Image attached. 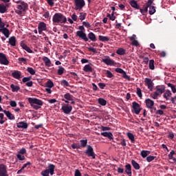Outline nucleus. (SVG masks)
Masks as SVG:
<instances>
[{
  "instance_id": "f257e3e1",
  "label": "nucleus",
  "mask_w": 176,
  "mask_h": 176,
  "mask_svg": "<svg viewBox=\"0 0 176 176\" xmlns=\"http://www.w3.org/2000/svg\"><path fill=\"white\" fill-rule=\"evenodd\" d=\"M52 21L54 24H65L67 17L61 13H55L52 17Z\"/></svg>"
},
{
  "instance_id": "f03ea898",
  "label": "nucleus",
  "mask_w": 176,
  "mask_h": 176,
  "mask_svg": "<svg viewBox=\"0 0 176 176\" xmlns=\"http://www.w3.org/2000/svg\"><path fill=\"white\" fill-rule=\"evenodd\" d=\"M28 102L34 109H36V111L40 109L41 107L43 105V102L42 100L35 98H29Z\"/></svg>"
},
{
  "instance_id": "7ed1b4c3",
  "label": "nucleus",
  "mask_w": 176,
  "mask_h": 176,
  "mask_svg": "<svg viewBox=\"0 0 176 176\" xmlns=\"http://www.w3.org/2000/svg\"><path fill=\"white\" fill-rule=\"evenodd\" d=\"M78 30H80L77 31L76 33V36H78V38H80V39H82V41H85V42H88L89 38H87V36L85 32V26L83 25L79 26Z\"/></svg>"
},
{
  "instance_id": "20e7f679",
  "label": "nucleus",
  "mask_w": 176,
  "mask_h": 176,
  "mask_svg": "<svg viewBox=\"0 0 176 176\" xmlns=\"http://www.w3.org/2000/svg\"><path fill=\"white\" fill-rule=\"evenodd\" d=\"M75 3V10H79L80 11L81 9H83L85 8V6L86 5V3L85 2V0H74Z\"/></svg>"
},
{
  "instance_id": "39448f33",
  "label": "nucleus",
  "mask_w": 176,
  "mask_h": 176,
  "mask_svg": "<svg viewBox=\"0 0 176 176\" xmlns=\"http://www.w3.org/2000/svg\"><path fill=\"white\" fill-rule=\"evenodd\" d=\"M85 154L87 155V156H88V157H92V159H96V153H94V149L90 145L87 146Z\"/></svg>"
},
{
  "instance_id": "423d86ee",
  "label": "nucleus",
  "mask_w": 176,
  "mask_h": 176,
  "mask_svg": "<svg viewBox=\"0 0 176 176\" xmlns=\"http://www.w3.org/2000/svg\"><path fill=\"white\" fill-rule=\"evenodd\" d=\"M61 111H63L65 115H69L72 111V106L63 103L62 104Z\"/></svg>"
},
{
  "instance_id": "0eeeda50",
  "label": "nucleus",
  "mask_w": 176,
  "mask_h": 176,
  "mask_svg": "<svg viewBox=\"0 0 176 176\" xmlns=\"http://www.w3.org/2000/svg\"><path fill=\"white\" fill-rule=\"evenodd\" d=\"M102 63H104L106 65H110V67L114 66L116 64L115 60L111 59L108 56H104V58L102 59Z\"/></svg>"
},
{
  "instance_id": "6e6552de",
  "label": "nucleus",
  "mask_w": 176,
  "mask_h": 176,
  "mask_svg": "<svg viewBox=\"0 0 176 176\" xmlns=\"http://www.w3.org/2000/svg\"><path fill=\"white\" fill-rule=\"evenodd\" d=\"M0 64L2 65H9V60L6 57V54L0 52Z\"/></svg>"
},
{
  "instance_id": "1a4fd4ad",
  "label": "nucleus",
  "mask_w": 176,
  "mask_h": 176,
  "mask_svg": "<svg viewBox=\"0 0 176 176\" xmlns=\"http://www.w3.org/2000/svg\"><path fill=\"white\" fill-rule=\"evenodd\" d=\"M27 153V150L25 148H22L19 151H18L16 157L19 160H25V157L23 155H25Z\"/></svg>"
},
{
  "instance_id": "9d476101",
  "label": "nucleus",
  "mask_w": 176,
  "mask_h": 176,
  "mask_svg": "<svg viewBox=\"0 0 176 176\" xmlns=\"http://www.w3.org/2000/svg\"><path fill=\"white\" fill-rule=\"evenodd\" d=\"M133 112L135 113V115H140V112H141V107H140V104L137 102H132Z\"/></svg>"
},
{
  "instance_id": "9b49d317",
  "label": "nucleus",
  "mask_w": 176,
  "mask_h": 176,
  "mask_svg": "<svg viewBox=\"0 0 176 176\" xmlns=\"http://www.w3.org/2000/svg\"><path fill=\"white\" fill-rule=\"evenodd\" d=\"M146 104V108L148 109H154V111H156V107H154L153 106L155 105V102L149 98H147L144 101Z\"/></svg>"
},
{
  "instance_id": "f8f14e48",
  "label": "nucleus",
  "mask_w": 176,
  "mask_h": 176,
  "mask_svg": "<svg viewBox=\"0 0 176 176\" xmlns=\"http://www.w3.org/2000/svg\"><path fill=\"white\" fill-rule=\"evenodd\" d=\"M0 176H9L8 167L3 164H0Z\"/></svg>"
},
{
  "instance_id": "ddd939ff",
  "label": "nucleus",
  "mask_w": 176,
  "mask_h": 176,
  "mask_svg": "<svg viewBox=\"0 0 176 176\" xmlns=\"http://www.w3.org/2000/svg\"><path fill=\"white\" fill-rule=\"evenodd\" d=\"M144 83L149 90H152L153 89V82H152L151 78H146L144 79Z\"/></svg>"
},
{
  "instance_id": "4468645a",
  "label": "nucleus",
  "mask_w": 176,
  "mask_h": 176,
  "mask_svg": "<svg viewBox=\"0 0 176 176\" xmlns=\"http://www.w3.org/2000/svg\"><path fill=\"white\" fill-rule=\"evenodd\" d=\"M20 3L21 4L17 6L16 7L17 9H19V10H22L23 12H25L28 8L27 3L24 1H21Z\"/></svg>"
},
{
  "instance_id": "2eb2a0df",
  "label": "nucleus",
  "mask_w": 176,
  "mask_h": 176,
  "mask_svg": "<svg viewBox=\"0 0 176 176\" xmlns=\"http://www.w3.org/2000/svg\"><path fill=\"white\" fill-rule=\"evenodd\" d=\"M54 168H56V166L52 164H50L46 168V170L50 174V175H54Z\"/></svg>"
},
{
  "instance_id": "dca6fc26",
  "label": "nucleus",
  "mask_w": 176,
  "mask_h": 176,
  "mask_svg": "<svg viewBox=\"0 0 176 176\" xmlns=\"http://www.w3.org/2000/svg\"><path fill=\"white\" fill-rule=\"evenodd\" d=\"M12 76L14 78V79H21V72L15 70L12 73Z\"/></svg>"
},
{
  "instance_id": "f3484780",
  "label": "nucleus",
  "mask_w": 176,
  "mask_h": 176,
  "mask_svg": "<svg viewBox=\"0 0 176 176\" xmlns=\"http://www.w3.org/2000/svg\"><path fill=\"white\" fill-rule=\"evenodd\" d=\"M17 42V40L16 39V36H12L10 37L8 43L10 45V46H12V47H14L16 46V43Z\"/></svg>"
},
{
  "instance_id": "a211bd4d",
  "label": "nucleus",
  "mask_w": 176,
  "mask_h": 176,
  "mask_svg": "<svg viewBox=\"0 0 176 176\" xmlns=\"http://www.w3.org/2000/svg\"><path fill=\"white\" fill-rule=\"evenodd\" d=\"M3 113H5V115L7 116V118L10 120H14V119H16V118L14 117V115H13L12 113H10V111H6L4 110Z\"/></svg>"
},
{
  "instance_id": "6ab92c4d",
  "label": "nucleus",
  "mask_w": 176,
  "mask_h": 176,
  "mask_svg": "<svg viewBox=\"0 0 176 176\" xmlns=\"http://www.w3.org/2000/svg\"><path fill=\"white\" fill-rule=\"evenodd\" d=\"M0 32H2L6 38H9L10 35V31H9V29H8L7 28L0 30Z\"/></svg>"
},
{
  "instance_id": "aec40b11",
  "label": "nucleus",
  "mask_w": 176,
  "mask_h": 176,
  "mask_svg": "<svg viewBox=\"0 0 176 176\" xmlns=\"http://www.w3.org/2000/svg\"><path fill=\"white\" fill-rule=\"evenodd\" d=\"M125 173L129 176H131L132 172H131V165L130 164H127L125 166Z\"/></svg>"
},
{
  "instance_id": "412c9836",
  "label": "nucleus",
  "mask_w": 176,
  "mask_h": 176,
  "mask_svg": "<svg viewBox=\"0 0 176 176\" xmlns=\"http://www.w3.org/2000/svg\"><path fill=\"white\" fill-rule=\"evenodd\" d=\"M129 4L132 8H134V9L140 10V6H138V3H137V1L135 0H130Z\"/></svg>"
},
{
  "instance_id": "4be33fe9",
  "label": "nucleus",
  "mask_w": 176,
  "mask_h": 176,
  "mask_svg": "<svg viewBox=\"0 0 176 176\" xmlns=\"http://www.w3.org/2000/svg\"><path fill=\"white\" fill-rule=\"evenodd\" d=\"M19 129H28V124L24 122H20L16 124Z\"/></svg>"
},
{
  "instance_id": "5701e85b",
  "label": "nucleus",
  "mask_w": 176,
  "mask_h": 176,
  "mask_svg": "<svg viewBox=\"0 0 176 176\" xmlns=\"http://www.w3.org/2000/svg\"><path fill=\"white\" fill-rule=\"evenodd\" d=\"M101 135L103 137H107L109 140H113V135L111 132H102L101 133Z\"/></svg>"
},
{
  "instance_id": "b1692460",
  "label": "nucleus",
  "mask_w": 176,
  "mask_h": 176,
  "mask_svg": "<svg viewBox=\"0 0 176 176\" xmlns=\"http://www.w3.org/2000/svg\"><path fill=\"white\" fill-rule=\"evenodd\" d=\"M90 39V41H92V42H96L97 41V37L96 36V34L93 32H89L88 34V41Z\"/></svg>"
},
{
  "instance_id": "393cba45",
  "label": "nucleus",
  "mask_w": 176,
  "mask_h": 176,
  "mask_svg": "<svg viewBox=\"0 0 176 176\" xmlns=\"http://www.w3.org/2000/svg\"><path fill=\"white\" fill-rule=\"evenodd\" d=\"M148 155H151V151H149L143 150L140 152V155L142 156V157H143V159L148 157Z\"/></svg>"
},
{
  "instance_id": "a878e982",
  "label": "nucleus",
  "mask_w": 176,
  "mask_h": 176,
  "mask_svg": "<svg viewBox=\"0 0 176 176\" xmlns=\"http://www.w3.org/2000/svg\"><path fill=\"white\" fill-rule=\"evenodd\" d=\"M164 87H157L156 91L154 92L155 93L156 96H162V94H163V92L164 91Z\"/></svg>"
},
{
  "instance_id": "bb28decb",
  "label": "nucleus",
  "mask_w": 176,
  "mask_h": 176,
  "mask_svg": "<svg viewBox=\"0 0 176 176\" xmlns=\"http://www.w3.org/2000/svg\"><path fill=\"white\" fill-rule=\"evenodd\" d=\"M83 71L85 72H93L94 69H93V67H91V66H90V65H86L83 67Z\"/></svg>"
},
{
  "instance_id": "cd10ccee",
  "label": "nucleus",
  "mask_w": 176,
  "mask_h": 176,
  "mask_svg": "<svg viewBox=\"0 0 176 176\" xmlns=\"http://www.w3.org/2000/svg\"><path fill=\"white\" fill-rule=\"evenodd\" d=\"M43 61L45 63L46 67H50V65H52V61H50V59L46 56L43 58Z\"/></svg>"
},
{
  "instance_id": "c85d7f7f",
  "label": "nucleus",
  "mask_w": 176,
  "mask_h": 176,
  "mask_svg": "<svg viewBox=\"0 0 176 176\" xmlns=\"http://www.w3.org/2000/svg\"><path fill=\"white\" fill-rule=\"evenodd\" d=\"M46 23L44 22H41L38 25V30H41L43 31H46L47 30Z\"/></svg>"
},
{
  "instance_id": "c756f323",
  "label": "nucleus",
  "mask_w": 176,
  "mask_h": 176,
  "mask_svg": "<svg viewBox=\"0 0 176 176\" xmlns=\"http://www.w3.org/2000/svg\"><path fill=\"white\" fill-rule=\"evenodd\" d=\"M131 164L133 167L135 168V170H140V168H141V166H140V164L137 163V162L134 160H131Z\"/></svg>"
},
{
  "instance_id": "7c9ffc66",
  "label": "nucleus",
  "mask_w": 176,
  "mask_h": 176,
  "mask_svg": "<svg viewBox=\"0 0 176 176\" xmlns=\"http://www.w3.org/2000/svg\"><path fill=\"white\" fill-rule=\"evenodd\" d=\"M10 88L12 89V93H17V91L20 90V87L19 86L14 85V84L10 85Z\"/></svg>"
},
{
  "instance_id": "2f4dec72",
  "label": "nucleus",
  "mask_w": 176,
  "mask_h": 176,
  "mask_svg": "<svg viewBox=\"0 0 176 176\" xmlns=\"http://www.w3.org/2000/svg\"><path fill=\"white\" fill-rule=\"evenodd\" d=\"M116 53L119 56H124V54H126V50H124V48H118L116 50Z\"/></svg>"
},
{
  "instance_id": "473e14b6",
  "label": "nucleus",
  "mask_w": 176,
  "mask_h": 176,
  "mask_svg": "<svg viewBox=\"0 0 176 176\" xmlns=\"http://www.w3.org/2000/svg\"><path fill=\"white\" fill-rule=\"evenodd\" d=\"M98 102L100 104V105H102V107H105L107 105V100L102 98H100L98 99Z\"/></svg>"
},
{
  "instance_id": "72a5a7b5",
  "label": "nucleus",
  "mask_w": 176,
  "mask_h": 176,
  "mask_svg": "<svg viewBox=\"0 0 176 176\" xmlns=\"http://www.w3.org/2000/svg\"><path fill=\"white\" fill-rule=\"evenodd\" d=\"M148 68H149V69H151L152 71H153V69H155V60L153 59H151L149 60Z\"/></svg>"
},
{
  "instance_id": "f704fd0d",
  "label": "nucleus",
  "mask_w": 176,
  "mask_h": 176,
  "mask_svg": "<svg viewBox=\"0 0 176 176\" xmlns=\"http://www.w3.org/2000/svg\"><path fill=\"white\" fill-rule=\"evenodd\" d=\"M98 38L101 42H108L109 41V37L108 36L100 35Z\"/></svg>"
},
{
  "instance_id": "c9c22d12",
  "label": "nucleus",
  "mask_w": 176,
  "mask_h": 176,
  "mask_svg": "<svg viewBox=\"0 0 176 176\" xmlns=\"http://www.w3.org/2000/svg\"><path fill=\"white\" fill-rule=\"evenodd\" d=\"M127 137H128V138H129V140H131V142H132V144H134V142H135V139L134 138V135L133 133H128Z\"/></svg>"
},
{
  "instance_id": "e433bc0d",
  "label": "nucleus",
  "mask_w": 176,
  "mask_h": 176,
  "mask_svg": "<svg viewBox=\"0 0 176 176\" xmlns=\"http://www.w3.org/2000/svg\"><path fill=\"white\" fill-rule=\"evenodd\" d=\"M63 97L65 100H68L70 101H72V98H74V96L71 95L69 93L65 94Z\"/></svg>"
},
{
  "instance_id": "4c0bfd02",
  "label": "nucleus",
  "mask_w": 176,
  "mask_h": 176,
  "mask_svg": "<svg viewBox=\"0 0 176 176\" xmlns=\"http://www.w3.org/2000/svg\"><path fill=\"white\" fill-rule=\"evenodd\" d=\"M81 148H86L87 146V139L80 140Z\"/></svg>"
},
{
  "instance_id": "58836bf2",
  "label": "nucleus",
  "mask_w": 176,
  "mask_h": 176,
  "mask_svg": "<svg viewBox=\"0 0 176 176\" xmlns=\"http://www.w3.org/2000/svg\"><path fill=\"white\" fill-rule=\"evenodd\" d=\"M60 85L63 87H69V82H68V81H67L66 80H62L60 81Z\"/></svg>"
},
{
  "instance_id": "ea45409f",
  "label": "nucleus",
  "mask_w": 176,
  "mask_h": 176,
  "mask_svg": "<svg viewBox=\"0 0 176 176\" xmlns=\"http://www.w3.org/2000/svg\"><path fill=\"white\" fill-rule=\"evenodd\" d=\"M148 8H149V10H148L149 14H155V13L156 12V8H155V6H151Z\"/></svg>"
},
{
  "instance_id": "a19ab883",
  "label": "nucleus",
  "mask_w": 176,
  "mask_h": 176,
  "mask_svg": "<svg viewBox=\"0 0 176 176\" xmlns=\"http://www.w3.org/2000/svg\"><path fill=\"white\" fill-rule=\"evenodd\" d=\"M8 11V9H6V6H3V5H0V13H6V12Z\"/></svg>"
},
{
  "instance_id": "79ce46f5",
  "label": "nucleus",
  "mask_w": 176,
  "mask_h": 176,
  "mask_svg": "<svg viewBox=\"0 0 176 176\" xmlns=\"http://www.w3.org/2000/svg\"><path fill=\"white\" fill-rule=\"evenodd\" d=\"M86 16H87V14L86 12H80L79 19L81 20V21H83V20L86 19Z\"/></svg>"
},
{
  "instance_id": "37998d69",
  "label": "nucleus",
  "mask_w": 176,
  "mask_h": 176,
  "mask_svg": "<svg viewBox=\"0 0 176 176\" xmlns=\"http://www.w3.org/2000/svg\"><path fill=\"white\" fill-rule=\"evenodd\" d=\"M156 159V156H148L146 157V162H148V163H151V162H153V160H155Z\"/></svg>"
},
{
  "instance_id": "c03bdc74",
  "label": "nucleus",
  "mask_w": 176,
  "mask_h": 176,
  "mask_svg": "<svg viewBox=\"0 0 176 176\" xmlns=\"http://www.w3.org/2000/svg\"><path fill=\"white\" fill-rule=\"evenodd\" d=\"M107 17H109V20H111V21H115V20H116V16H115V15H113V12H112V14H107Z\"/></svg>"
},
{
  "instance_id": "a18cd8bd",
  "label": "nucleus",
  "mask_w": 176,
  "mask_h": 176,
  "mask_svg": "<svg viewBox=\"0 0 176 176\" xmlns=\"http://www.w3.org/2000/svg\"><path fill=\"white\" fill-rule=\"evenodd\" d=\"M26 71L30 74V75H35V69L32 67H28Z\"/></svg>"
},
{
  "instance_id": "49530a36",
  "label": "nucleus",
  "mask_w": 176,
  "mask_h": 176,
  "mask_svg": "<svg viewBox=\"0 0 176 176\" xmlns=\"http://www.w3.org/2000/svg\"><path fill=\"white\" fill-rule=\"evenodd\" d=\"M136 93H137L138 96L139 97V98H142V91H141L140 87L137 88Z\"/></svg>"
},
{
  "instance_id": "de8ad7c7",
  "label": "nucleus",
  "mask_w": 176,
  "mask_h": 176,
  "mask_svg": "<svg viewBox=\"0 0 176 176\" xmlns=\"http://www.w3.org/2000/svg\"><path fill=\"white\" fill-rule=\"evenodd\" d=\"M64 67L59 66V68L58 69V75H63L64 74Z\"/></svg>"
},
{
  "instance_id": "09e8293b",
  "label": "nucleus",
  "mask_w": 176,
  "mask_h": 176,
  "mask_svg": "<svg viewBox=\"0 0 176 176\" xmlns=\"http://www.w3.org/2000/svg\"><path fill=\"white\" fill-rule=\"evenodd\" d=\"M53 86H54V84L53 83V82H52V80H49L46 82V87L52 89V87H53Z\"/></svg>"
},
{
  "instance_id": "8fccbe9b",
  "label": "nucleus",
  "mask_w": 176,
  "mask_h": 176,
  "mask_svg": "<svg viewBox=\"0 0 176 176\" xmlns=\"http://www.w3.org/2000/svg\"><path fill=\"white\" fill-rule=\"evenodd\" d=\"M170 96H171V92L170 91H166L164 94V98H166V100H168Z\"/></svg>"
},
{
  "instance_id": "3c124183",
  "label": "nucleus",
  "mask_w": 176,
  "mask_h": 176,
  "mask_svg": "<svg viewBox=\"0 0 176 176\" xmlns=\"http://www.w3.org/2000/svg\"><path fill=\"white\" fill-rule=\"evenodd\" d=\"M174 155H175V151H174V150H172L168 155L169 160H173Z\"/></svg>"
},
{
  "instance_id": "603ef678",
  "label": "nucleus",
  "mask_w": 176,
  "mask_h": 176,
  "mask_svg": "<svg viewBox=\"0 0 176 176\" xmlns=\"http://www.w3.org/2000/svg\"><path fill=\"white\" fill-rule=\"evenodd\" d=\"M72 149H80V145H79V144H72L71 145Z\"/></svg>"
},
{
  "instance_id": "864d4df0",
  "label": "nucleus",
  "mask_w": 176,
  "mask_h": 176,
  "mask_svg": "<svg viewBox=\"0 0 176 176\" xmlns=\"http://www.w3.org/2000/svg\"><path fill=\"white\" fill-rule=\"evenodd\" d=\"M32 79V77L31 76H29V77H24L23 79H22V82L23 83H27L28 82H30Z\"/></svg>"
},
{
  "instance_id": "5fc2aeb1",
  "label": "nucleus",
  "mask_w": 176,
  "mask_h": 176,
  "mask_svg": "<svg viewBox=\"0 0 176 176\" xmlns=\"http://www.w3.org/2000/svg\"><path fill=\"white\" fill-rule=\"evenodd\" d=\"M148 8H149V7H148V6L144 5L143 6V9L140 8V11L141 12V13H144V12H148Z\"/></svg>"
},
{
  "instance_id": "6e6d98bb",
  "label": "nucleus",
  "mask_w": 176,
  "mask_h": 176,
  "mask_svg": "<svg viewBox=\"0 0 176 176\" xmlns=\"http://www.w3.org/2000/svg\"><path fill=\"white\" fill-rule=\"evenodd\" d=\"M106 75H107V78H113V74L109 70H107Z\"/></svg>"
},
{
  "instance_id": "4d7b16f0",
  "label": "nucleus",
  "mask_w": 176,
  "mask_h": 176,
  "mask_svg": "<svg viewBox=\"0 0 176 176\" xmlns=\"http://www.w3.org/2000/svg\"><path fill=\"white\" fill-rule=\"evenodd\" d=\"M10 107H12V108H15V107H17V103L16 102V101L14 100H11L10 102Z\"/></svg>"
},
{
  "instance_id": "13d9d810",
  "label": "nucleus",
  "mask_w": 176,
  "mask_h": 176,
  "mask_svg": "<svg viewBox=\"0 0 176 176\" xmlns=\"http://www.w3.org/2000/svg\"><path fill=\"white\" fill-rule=\"evenodd\" d=\"M121 74H122V78H124V79H130V76L127 75L126 72L124 71L123 72L121 73Z\"/></svg>"
},
{
  "instance_id": "bf43d9fd",
  "label": "nucleus",
  "mask_w": 176,
  "mask_h": 176,
  "mask_svg": "<svg viewBox=\"0 0 176 176\" xmlns=\"http://www.w3.org/2000/svg\"><path fill=\"white\" fill-rule=\"evenodd\" d=\"M155 115H164V111H163V110H157L155 111Z\"/></svg>"
},
{
  "instance_id": "052dcab7",
  "label": "nucleus",
  "mask_w": 176,
  "mask_h": 176,
  "mask_svg": "<svg viewBox=\"0 0 176 176\" xmlns=\"http://www.w3.org/2000/svg\"><path fill=\"white\" fill-rule=\"evenodd\" d=\"M88 50L89 52H92V53H97V50L93 47H88Z\"/></svg>"
},
{
  "instance_id": "680f3d73",
  "label": "nucleus",
  "mask_w": 176,
  "mask_h": 176,
  "mask_svg": "<svg viewBox=\"0 0 176 176\" xmlns=\"http://www.w3.org/2000/svg\"><path fill=\"white\" fill-rule=\"evenodd\" d=\"M49 172L45 169L41 172V175L43 176H49Z\"/></svg>"
},
{
  "instance_id": "e2e57ef3",
  "label": "nucleus",
  "mask_w": 176,
  "mask_h": 176,
  "mask_svg": "<svg viewBox=\"0 0 176 176\" xmlns=\"http://www.w3.org/2000/svg\"><path fill=\"white\" fill-rule=\"evenodd\" d=\"M131 45L133 46H138V45H140V43H138V41L137 40H133L132 41V43H131Z\"/></svg>"
},
{
  "instance_id": "0e129e2a",
  "label": "nucleus",
  "mask_w": 176,
  "mask_h": 176,
  "mask_svg": "<svg viewBox=\"0 0 176 176\" xmlns=\"http://www.w3.org/2000/svg\"><path fill=\"white\" fill-rule=\"evenodd\" d=\"M116 72H118V74H122L124 70L122 68L117 67L115 69Z\"/></svg>"
},
{
  "instance_id": "69168bd1",
  "label": "nucleus",
  "mask_w": 176,
  "mask_h": 176,
  "mask_svg": "<svg viewBox=\"0 0 176 176\" xmlns=\"http://www.w3.org/2000/svg\"><path fill=\"white\" fill-rule=\"evenodd\" d=\"M98 85L100 89H104V87L106 86L105 83H104V82H99Z\"/></svg>"
},
{
  "instance_id": "338daca9",
  "label": "nucleus",
  "mask_w": 176,
  "mask_h": 176,
  "mask_svg": "<svg viewBox=\"0 0 176 176\" xmlns=\"http://www.w3.org/2000/svg\"><path fill=\"white\" fill-rule=\"evenodd\" d=\"M21 46L22 47V49H23V50H25L27 49V47H28V45H26L25 43H24V42L21 41Z\"/></svg>"
},
{
  "instance_id": "774afa93",
  "label": "nucleus",
  "mask_w": 176,
  "mask_h": 176,
  "mask_svg": "<svg viewBox=\"0 0 176 176\" xmlns=\"http://www.w3.org/2000/svg\"><path fill=\"white\" fill-rule=\"evenodd\" d=\"M74 176H82V173H80V171L78 169H76L75 170Z\"/></svg>"
}]
</instances>
